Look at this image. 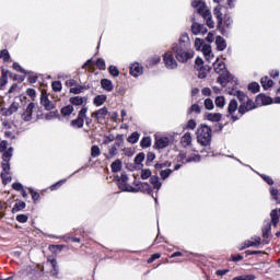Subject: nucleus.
Returning a JSON list of instances; mask_svg holds the SVG:
<instances>
[{"label":"nucleus","instance_id":"nucleus-8","mask_svg":"<svg viewBox=\"0 0 280 280\" xmlns=\"http://www.w3.org/2000/svg\"><path fill=\"white\" fill-rule=\"evenodd\" d=\"M36 109V103H28L21 114V119L24 121H32L34 119V110Z\"/></svg>","mask_w":280,"mask_h":280},{"label":"nucleus","instance_id":"nucleus-47","mask_svg":"<svg viewBox=\"0 0 280 280\" xmlns=\"http://www.w3.org/2000/svg\"><path fill=\"white\" fill-rule=\"evenodd\" d=\"M248 91L252 93H259V83L253 82L248 85Z\"/></svg>","mask_w":280,"mask_h":280},{"label":"nucleus","instance_id":"nucleus-62","mask_svg":"<svg viewBox=\"0 0 280 280\" xmlns=\"http://www.w3.org/2000/svg\"><path fill=\"white\" fill-rule=\"evenodd\" d=\"M5 84H8V75L3 74L0 78V89H3V86H5Z\"/></svg>","mask_w":280,"mask_h":280},{"label":"nucleus","instance_id":"nucleus-61","mask_svg":"<svg viewBox=\"0 0 280 280\" xmlns=\"http://www.w3.org/2000/svg\"><path fill=\"white\" fill-rule=\"evenodd\" d=\"M177 160L182 163H188L187 161V153L180 152L177 156Z\"/></svg>","mask_w":280,"mask_h":280},{"label":"nucleus","instance_id":"nucleus-54","mask_svg":"<svg viewBox=\"0 0 280 280\" xmlns=\"http://www.w3.org/2000/svg\"><path fill=\"white\" fill-rule=\"evenodd\" d=\"M271 196H272L273 200H276V202H278L280 205V190L272 189Z\"/></svg>","mask_w":280,"mask_h":280},{"label":"nucleus","instance_id":"nucleus-15","mask_svg":"<svg viewBox=\"0 0 280 280\" xmlns=\"http://www.w3.org/2000/svg\"><path fill=\"white\" fill-rule=\"evenodd\" d=\"M106 115H108L107 107L100 108L98 110L92 113V117L97 121V124H102L104 119H106Z\"/></svg>","mask_w":280,"mask_h":280},{"label":"nucleus","instance_id":"nucleus-28","mask_svg":"<svg viewBox=\"0 0 280 280\" xmlns=\"http://www.w3.org/2000/svg\"><path fill=\"white\" fill-rule=\"evenodd\" d=\"M260 84L262 86V89H270L272 88V85L275 84V81H272L270 78L268 77H264L261 80H260Z\"/></svg>","mask_w":280,"mask_h":280},{"label":"nucleus","instance_id":"nucleus-35","mask_svg":"<svg viewBox=\"0 0 280 280\" xmlns=\"http://www.w3.org/2000/svg\"><path fill=\"white\" fill-rule=\"evenodd\" d=\"M215 106H218V108H224V106L226 105V100L224 98V96H218L214 101Z\"/></svg>","mask_w":280,"mask_h":280},{"label":"nucleus","instance_id":"nucleus-24","mask_svg":"<svg viewBox=\"0 0 280 280\" xmlns=\"http://www.w3.org/2000/svg\"><path fill=\"white\" fill-rule=\"evenodd\" d=\"M215 45L219 51H224V49H226V40L222 36H217Z\"/></svg>","mask_w":280,"mask_h":280},{"label":"nucleus","instance_id":"nucleus-52","mask_svg":"<svg viewBox=\"0 0 280 280\" xmlns=\"http://www.w3.org/2000/svg\"><path fill=\"white\" fill-rule=\"evenodd\" d=\"M95 65L101 71H104V69H106V61H104V59L102 58H98Z\"/></svg>","mask_w":280,"mask_h":280},{"label":"nucleus","instance_id":"nucleus-49","mask_svg":"<svg viewBox=\"0 0 280 280\" xmlns=\"http://www.w3.org/2000/svg\"><path fill=\"white\" fill-rule=\"evenodd\" d=\"M143 161H145V153H139V154L135 158V163H136V165H141V163H143Z\"/></svg>","mask_w":280,"mask_h":280},{"label":"nucleus","instance_id":"nucleus-41","mask_svg":"<svg viewBox=\"0 0 280 280\" xmlns=\"http://www.w3.org/2000/svg\"><path fill=\"white\" fill-rule=\"evenodd\" d=\"M191 113H196L197 115H200L201 113L200 105L194 104L192 106H190V108L188 109V115H191Z\"/></svg>","mask_w":280,"mask_h":280},{"label":"nucleus","instance_id":"nucleus-55","mask_svg":"<svg viewBox=\"0 0 280 280\" xmlns=\"http://www.w3.org/2000/svg\"><path fill=\"white\" fill-rule=\"evenodd\" d=\"M109 73H110V75H114V78H118L119 69H117V67H115V66H110L109 67Z\"/></svg>","mask_w":280,"mask_h":280},{"label":"nucleus","instance_id":"nucleus-37","mask_svg":"<svg viewBox=\"0 0 280 280\" xmlns=\"http://www.w3.org/2000/svg\"><path fill=\"white\" fill-rule=\"evenodd\" d=\"M93 67H95V62L93 59H89L83 66L82 69H85V71H93Z\"/></svg>","mask_w":280,"mask_h":280},{"label":"nucleus","instance_id":"nucleus-7","mask_svg":"<svg viewBox=\"0 0 280 280\" xmlns=\"http://www.w3.org/2000/svg\"><path fill=\"white\" fill-rule=\"evenodd\" d=\"M213 67H214V71L215 73H219V78L217 79V82H219V84H225L226 82V77H224V74L226 73V65H224V62L220 61L219 59H217L213 62Z\"/></svg>","mask_w":280,"mask_h":280},{"label":"nucleus","instance_id":"nucleus-17","mask_svg":"<svg viewBox=\"0 0 280 280\" xmlns=\"http://www.w3.org/2000/svg\"><path fill=\"white\" fill-rule=\"evenodd\" d=\"M182 148H191L194 143V138L191 137V132H186L182 136L179 141Z\"/></svg>","mask_w":280,"mask_h":280},{"label":"nucleus","instance_id":"nucleus-9","mask_svg":"<svg viewBox=\"0 0 280 280\" xmlns=\"http://www.w3.org/2000/svg\"><path fill=\"white\" fill-rule=\"evenodd\" d=\"M86 113H89V107H82L79 112L78 118L71 121L73 128H83L84 119H86Z\"/></svg>","mask_w":280,"mask_h":280},{"label":"nucleus","instance_id":"nucleus-23","mask_svg":"<svg viewBox=\"0 0 280 280\" xmlns=\"http://www.w3.org/2000/svg\"><path fill=\"white\" fill-rule=\"evenodd\" d=\"M71 104L73 106H82V108L86 107V98L81 96H75L71 98Z\"/></svg>","mask_w":280,"mask_h":280},{"label":"nucleus","instance_id":"nucleus-22","mask_svg":"<svg viewBox=\"0 0 280 280\" xmlns=\"http://www.w3.org/2000/svg\"><path fill=\"white\" fill-rule=\"evenodd\" d=\"M253 241H246L244 243V246L242 247V249L244 248H250V246H259V244H261V237L259 236H255L254 238H252Z\"/></svg>","mask_w":280,"mask_h":280},{"label":"nucleus","instance_id":"nucleus-39","mask_svg":"<svg viewBox=\"0 0 280 280\" xmlns=\"http://www.w3.org/2000/svg\"><path fill=\"white\" fill-rule=\"evenodd\" d=\"M139 137H140V135H139V132H132L129 137H128V139H127V141L129 142V143H137V141H139Z\"/></svg>","mask_w":280,"mask_h":280},{"label":"nucleus","instance_id":"nucleus-57","mask_svg":"<svg viewBox=\"0 0 280 280\" xmlns=\"http://www.w3.org/2000/svg\"><path fill=\"white\" fill-rule=\"evenodd\" d=\"M16 220H18V222L25 224V222H27V220H28V217L26 214H18Z\"/></svg>","mask_w":280,"mask_h":280},{"label":"nucleus","instance_id":"nucleus-25","mask_svg":"<svg viewBox=\"0 0 280 280\" xmlns=\"http://www.w3.org/2000/svg\"><path fill=\"white\" fill-rule=\"evenodd\" d=\"M106 94L96 95L93 100V104L94 106H104V104H106Z\"/></svg>","mask_w":280,"mask_h":280},{"label":"nucleus","instance_id":"nucleus-40","mask_svg":"<svg viewBox=\"0 0 280 280\" xmlns=\"http://www.w3.org/2000/svg\"><path fill=\"white\" fill-rule=\"evenodd\" d=\"M270 231H272V226L270 223H267L262 229V237L268 238L270 235Z\"/></svg>","mask_w":280,"mask_h":280},{"label":"nucleus","instance_id":"nucleus-19","mask_svg":"<svg viewBox=\"0 0 280 280\" xmlns=\"http://www.w3.org/2000/svg\"><path fill=\"white\" fill-rule=\"evenodd\" d=\"M191 32L195 36H198V34H207V26L195 22L191 25Z\"/></svg>","mask_w":280,"mask_h":280},{"label":"nucleus","instance_id":"nucleus-6","mask_svg":"<svg viewBox=\"0 0 280 280\" xmlns=\"http://www.w3.org/2000/svg\"><path fill=\"white\" fill-rule=\"evenodd\" d=\"M197 141L203 147L211 145V127L201 125L197 129Z\"/></svg>","mask_w":280,"mask_h":280},{"label":"nucleus","instance_id":"nucleus-56","mask_svg":"<svg viewBox=\"0 0 280 280\" xmlns=\"http://www.w3.org/2000/svg\"><path fill=\"white\" fill-rule=\"evenodd\" d=\"M186 129L187 130H196V120H194V119L188 120V122L186 125Z\"/></svg>","mask_w":280,"mask_h":280},{"label":"nucleus","instance_id":"nucleus-30","mask_svg":"<svg viewBox=\"0 0 280 280\" xmlns=\"http://www.w3.org/2000/svg\"><path fill=\"white\" fill-rule=\"evenodd\" d=\"M208 121H221L222 120V114L220 113H210L207 115Z\"/></svg>","mask_w":280,"mask_h":280},{"label":"nucleus","instance_id":"nucleus-38","mask_svg":"<svg viewBox=\"0 0 280 280\" xmlns=\"http://www.w3.org/2000/svg\"><path fill=\"white\" fill-rule=\"evenodd\" d=\"M61 115L62 117L69 118L71 117V105H67L61 108Z\"/></svg>","mask_w":280,"mask_h":280},{"label":"nucleus","instance_id":"nucleus-42","mask_svg":"<svg viewBox=\"0 0 280 280\" xmlns=\"http://www.w3.org/2000/svg\"><path fill=\"white\" fill-rule=\"evenodd\" d=\"M201 156L200 154H195L186 159V163H200Z\"/></svg>","mask_w":280,"mask_h":280},{"label":"nucleus","instance_id":"nucleus-36","mask_svg":"<svg viewBox=\"0 0 280 280\" xmlns=\"http://www.w3.org/2000/svg\"><path fill=\"white\" fill-rule=\"evenodd\" d=\"M3 185H8V183H12V176L10 173H1L0 174Z\"/></svg>","mask_w":280,"mask_h":280},{"label":"nucleus","instance_id":"nucleus-44","mask_svg":"<svg viewBox=\"0 0 280 280\" xmlns=\"http://www.w3.org/2000/svg\"><path fill=\"white\" fill-rule=\"evenodd\" d=\"M22 209H25V202L24 201H20L16 202L12 209L13 213H16L18 211H21Z\"/></svg>","mask_w":280,"mask_h":280},{"label":"nucleus","instance_id":"nucleus-59","mask_svg":"<svg viewBox=\"0 0 280 280\" xmlns=\"http://www.w3.org/2000/svg\"><path fill=\"white\" fill-rule=\"evenodd\" d=\"M51 86H52V91H61L62 83H60L59 81H55L52 82Z\"/></svg>","mask_w":280,"mask_h":280},{"label":"nucleus","instance_id":"nucleus-13","mask_svg":"<svg viewBox=\"0 0 280 280\" xmlns=\"http://www.w3.org/2000/svg\"><path fill=\"white\" fill-rule=\"evenodd\" d=\"M163 60L166 69H178V61H176L172 52H165Z\"/></svg>","mask_w":280,"mask_h":280},{"label":"nucleus","instance_id":"nucleus-16","mask_svg":"<svg viewBox=\"0 0 280 280\" xmlns=\"http://www.w3.org/2000/svg\"><path fill=\"white\" fill-rule=\"evenodd\" d=\"M167 145H170L168 137L155 136V148L158 150H164V148H167Z\"/></svg>","mask_w":280,"mask_h":280},{"label":"nucleus","instance_id":"nucleus-53","mask_svg":"<svg viewBox=\"0 0 280 280\" xmlns=\"http://www.w3.org/2000/svg\"><path fill=\"white\" fill-rule=\"evenodd\" d=\"M205 107L207 108V110H213V108H214L213 100L206 98L205 100Z\"/></svg>","mask_w":280,"mask_h":280},{"label":"nucleus","instance_id":"nucleus-21","mask_svg":"<svg viewBox=\"0 0 280 280\" xmlns=\"http://www.w3.org/2000/svg\"><path fill=\"white\" fill-rule=\"evenodd\" d=\"M130 73L133 75V78H139L143 73V67L139 63H133L130 67Z\"/></svg>","mask_w":280,"mask_h":280},{"label":"nucleus","instance_id":"nucleus-29","mask_svg":"<svg viewBox=\"0 0 280 280\" xmlns=\"http://www.w3.org/2000/svg\"><path fill=\"white\" fill-rule=\"evenodd\" d=\"M222 7H217L214 8V16H217V24H218V27H221L222 26Z\"/></svg>","mask_w":280,"mask_h":280},{"label":"nucleus","instance_id":"nucleus-34","mask_svg":"<svg viewBox=\"0 0 280 280\" xmlns=\"http://www.w3.org/2000/svg\"><path fill=\"white\" fill-rule=\"evenodd\" d=\"M112 172L117 173L121 172V160H115L112 165Z\"/></svg>","mask_w":280,"mask_h":280},{"label":"nucleus","instance_id":"nucleus-5","mask_svg":"<svg viewBox=\"0 0 280 280\" xmlns=\"http://www.w3.org/2000/svg\"><path fill=\"white\" fill-rule=\"evenodd\" d=\"M191 5L192 8H196L198 14L205 19L207 26L210 27V30H213L215 27V22H213V16L211 15V11L207 9V4L200 0H192Z\"/></svg>","mask_w":280,"mask_h":280},{"label":"nucleus","instance_id":"nucleus-12","mask_svg":"<svg viewBox=\"0 0 280 280\" xmlns=\"http://www.w3.org/2000/svg\"><path fill=\"white\" fill-rule=\"evenodd\" d=\"M40 104L44 106L45 110H54V108H56V104L49 101V94H47L45 90H42Z\"/></svg>","mask_w":280,"mask_h":280},{"label":"nucleus","instance_id":"nucleus-51","mask_svg":"<svg viewBox=\"0 0 280 280\" xmlns=\"http://www.w3.org/2000/svg\"><path fill=\"white\" fill-rule=\"evenodd\" d=\"M155 170H163L164 167H172V162H163V163H156L154 165Z\"/></svg>","mask_w":280,"mask_h":280},{"label":"nucleus","instance_id":"nucleus-20","mask_svg":"<svg viewBox=\"0 0 280 280\" xmlns=\"http://www.w3.org/2000/svg\"><path fill=\"white\" fill-rule=\"evenodd\" d=\"M119 150V143H114L108 147V154H105L107 160L115 159L117 156V152Z\"/></svg>","mask_w":280,"mask_h":280},{"label":"nucleus","instance_id":"nucleus-60","mask_svg":"<svg viewBox=\"0 0 280 280\" xmlns=\"http://www.w3.org/2000/svg\"><path fill=\"white\" fill-rule=\"evenodd\" d=\"M195 47H196L197 50H200V48L205 47V44H203L202 39L196 38L195 39Z\"/></svg>","mask_w":280,"mask_h":280},{"label":"nucleus","instance_id":"nucleus-43","mask_svg":"<svg viewBox=\"0 0 280 280\" xmlns=\"http://www.w3.org/2000/svg\"><path fill=\"white\" fill-rule=\"evenodd\" d=\"M71 93H74L75 95L82 93L84 90H86L85 86L79 85V86H73V82L71 83Z\"/></svg>","mask_w":280,"mask_h":280},{"label":"nucleus","instance_id":"nucleus-3","mask_svg":"<svg viewBox=\"0 0 280 280\" xmlns=\"http://www.w3.org/2000/svg\"><path fill=\"white\" fill-rule=\"evenodd\" d=\"M235 97H237L240 105H238V114L240 115H246V113H250V110H255L257 108V105H255V101L248 97L246 93L242 91L235 92Z\"/></svg>","mask_w":280,"mask_h":280},{"label":"nucleus","instance_id":"nucleus-11","mask_svg":"<svg viewBox=\"0 0 280 280\" xmlns=\"http://www.w3.org/2000/svg\"><path fill=\"white\" fill-rule=\"evenodd\" d=\"M13 148H9L3 154H2V164L1 167L3 170L2 173L10 174V160L12 159V152Z\"/></svg>","mask_w":280,"mask_h":280},{"label":"nucleus","instance_id":"nucleus-63","mask_svg":"<svg viewBox=\"0 0 280 280\" xmlns=\"http://www.w3.org/2000/svg\"><path fill=\"white\" fill-rule=\"evenodd\" d=\"M155 259H161V254H152L151 257L148 259V264H152Z\"/></svg>","mask_w":280,"mask_h":280},{"label":"nucleus","instance_id":"nucleus-27","mask_svg":"<svg viewBox=\"0 0 280 280\" xmlns=\"http://www.w3.org/2000/svg\"><path fill=\"white\" fill-rule=\"evenodd\" d=\"M101 86L102 89H104V91H113V81L108 80V79H102L101 80Z\"/></svg>","mask_w":280,"mask_h":280},{"label":"nucleus","instance_id":"nucleus-33","mask_svg":"<svg viewBox=\"0 0 280 280\" xmlns=\"http://www.w3.org/2000/svg\"><path fill=\"white\" fill-rule=\"evenodd\" d=\"M102 154V150L100 149L98 145L94 144L91 148V156L92 159H97Z\"/></svg>","mask_w":280,"mask_h":280},{"label":"nucleus","instance_id":"nucleus-58","mask_svg":"<svg viewBox=\"0 0 280 280\" xmlns=\"http://www.w3.org/2000/svg\"><path fill=\"white\" fill-rule=\"evenodd\" d=\"M262 180H265V183H267V185H275V180L272 179V177L268 176V175H260Z\"/></svg>","mask_w":280,"mask_h":280},{"label":"nucleus","instance_id":"nucleus-31","mask_svg":"<svg viewBox=\"0 0 280 280\" xmlns=\"http://www.w3.org/2000/svg\"><path fill=\"white\" fill-rule=\"evenodd\" d=\"M271 215V224L277 226L279 224V210L275 209L270 212Z\"/></svg>","mask_w":280,"mask_h":280},{"label":"nucleus","instance_id":"nucleus-45","mask_svg":"<svg viewBox=\"0 0 280 280\" xmlns=\"http://www.w3.org/2000/svg\"><path fill=\"white\" fill-rule=\"evenodd\" d=\"M141 148H150L152 145V140L150 137H144L140 142Z\"/></svg>","mask_w":280,"mask_h":280},{"label":"nucleus","instance_id":"nucleus-46","mask_svg":"<svg viewBox=\"0 0 280 280\" xmlns=\"http://www.w3.org/2000/svg\"><path fill=\"white\" fill-rule=\"evenodd\" d=\"M150 176H152V171H150V168H145V170L141 171L142 180H148V178H150Z\"/></svg>","mask_w":280,"mask_h":280},{"label":"nucleus","instance_id":"nucleus-50","mask_svg":"<svg viewBox=\"0 0 280 280\" xmlns=\"http://www.w3.org/2000/svg\"><path fill=\"white\" fill-rule=\"evenodd\" d=\"M172 174V170L166 168L160 172V176L162 180H165L166 178H170V175Z\"/></svg>","mask_w":280,"mask_h":280},{"label":"nucleus","instance_id":"nucleus-14","mask_svg":"<svg viewBox=\"0 0 280 280\" xmlns=\"http://www.w3.org/2000/svg\"><path fill=\"white\" fill-rule=\"evenodd\" d=\"M236 110H240V104L237 103V101L235 98H233L230 101V103L228 105V113H229V115H231L232 121H237V119H240V117L234 116Z\"/></svg>","mask_w":280,"mask_h":280},{"label":"nucleus","instance_id":"nucleus-2","mask_svg":"<svg viewBox=\"0 0 280 280\" xmlns=\"http://www.w3.org/2000/svg\"><path fill=\"white\" fill-rule=\"evenodd\" d=\"M45 270L46 272L50 273L52 277H58V261H56V259L48 258V260L45 262L43 268H40L39 266L35 267L34 269L31 270L28 277L32 280L40 279Z\"/></svg>","mask_w":280,"mask_h":280},{"label":"nucleus","instance_id":"nucleus-26","mask_svg":"<svg viewBox=\"0 0 280 280\" xmlns=\"http://www.w3.org/2000/svg\"><path fill=\"white\" fill-rule=\"evenodd\" d=\"M201 51H202L206 60H211V58H213V55L211 54V45L205 44L201 48Z\"/></svg>","mask_w":280,"mask_h":280},{"label":"nucleus","instance_id":"nucleus-1","mask_svg":"<svg viewBox=\"0 0 280 280\" xmlns=\"http://www.w3.org/2000/svg\"><path fill=\"white\" fill-rule=\"evenodd\" d=\"M187 47H189V35L183 33L179 37V43H175L172 46V51L177 62L185 65L194 58V50L187 49Z\"/></svg>","mask_w":280,"mask_h":280},{"label":"nucleus","instance_id":"nucleus-4","mask_svg":"<svg viewBox=\"0 0 280 280\" xmlns=\"http://www.w3.org/2000/svg\"><path fill=\"white\" fill-rule=\"evenodd\" d=\"M135 184L136 188L128 185V175L126 174H121V176L118 178V186L119 189H121L122 191H131L133 194H137L138 191H143V189H147L148 194L152 191V189H150V184L148 183L141 184L139 182H135Z\"/></svg>","mask_w":280,"mask_h":280},{"label":"nucleus","instance_id":"nucleus-18","mask_svg":"<svg viewBox=\"0 0 280 280\" xmlns=\"http://www.w3.org/2000/svg\"><path fill=\"white\" fill-rule=\"evenodd\" d=\"M19 110V103L13 102L9 108L2 107L1 113L4 115V117H10L11 115H14Z\"/></svg>","mask_w":280,"mask_h":280},{"label":"nucleus","instance_id":"nucleus-32","mask_svg":"<svg viewBox=\"0 0 280 280\" xmlns=\"http://www.w3.org/2000/svg\"><path fill=\"white\" fill-rule=\"evenodd\" d=\"M150 183H151V185H153L154 189H161V187L163 185V184H161V180L159 179V176H152L150 178Z\"/></svg>","mask_w":280,"mask_h":280},{"label":"nucleus","instance_id":"nucleus-64","mask_svg":"<svg viewBox=\"0 0 280 280\" xmlns=\"http://www.w3.org/2000/svg\"><path fill=\"white\" fill-rule=\"evenodd\" d=\"M26 94L28 95V97H32V100H34V97H36V90L27 89Z\"/></svg>","mask_w":280,"mask_h":280},{"label":"nucleus","instance_id":"nucleus-48","mask_svg":"<svg viewBox=\"0 0 280 280\" xmlns=\"http://www.w3.org/2000/svg\"><path fill=\"white\" fill-rule=\"evenodd\" d=\"M256 100L257 102H262V104H270V97L266 96L265 94H259Z\"/></svg>","mask_w":280,"mask_h":280},{"label":"nucleus","instance_id":"nucleus-10","mask_svg":"<svg viewBox=\"0 0 280 280\" xmlns=\"http://www.w3.org/2000/svg\"><path fill=\"white\" fill-rule=\"evenodd\" d=\"M195 69L198 70V78H200L201 80H205V78H207L208 73H209V69H207L205 67V61L202 60V58L197 57L195 60Z\"/></svg>","mask_w":280,"mask_h":280}]
</instances>
